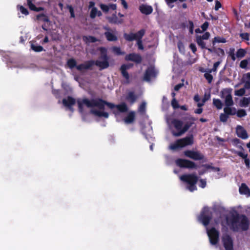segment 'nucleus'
Segmentation results:
<instances>
[{"mask_svg":"<svg viewBox=\"0 0 250 250\" xmlns=\"http://www.w3.org/2000/svg\"><path fill=\"white\" fill-rule=\"evenodd\" d=\"M226 221L230 229L234 232L247 231L249 228V220L245 214L233 213L230 217H226Z\"/></svg>","mask_w":250,"mask_h":250,"instance_id":"f257e3e1","label":"nucleus"},{"mask_svg":"<svg viewBox=\"0 0 250 250\" xmlns=\"http://www.w3.org/2000/svg\"><path fill=\"white\" fill-rule=\"evenodd\" d=\"M221 97L222 99H225V104L226 107L224 108V113L229 116L231 115L232 109L230 106L234 104L231 95V89H223L221 92Z\"/></svg>","mask_w":250,"mask_h":250,"instance_id":"f03ea898","label":"nucleus"},{"mask_svg":"<svg viewBox=\"0 0 250 250\" xmlns=\"http://www.w3.org/2000/svg\"><path fill=\"white\" fill-rule=\"evenodd\" d=\"M102 98H96L94 99H88V98H83L82 101L78 100L77 104L79 110L82 111L83 109V105H85L88 108L97 107L101 110L102 106L101 104Z\"/></svg>","mask_w":250,"mask_h":250,"instance_id":"7ed1b4c3","label":"nucleus"},{"mask_svg":"<svg viewBox=\"0 0 250 250\" xmlns=\"http://www.w3.org/2000/svg\"><path fill=\"white\" fill-rule=\"evenodd\" d=\"M171 123L175 128L178 131L177 132L173 131L172 132V135L176 137H179L182 135L187 132L194 124L193 122H187L183 127V122L176 119H173L171 121Z\"/></svg>","mask_w":250,"mask_h":250,"instance_id":"20e7f679","label":"nucleus"},{"mask_svg":"<svg viewBox=\"0 0 250 250\" xmlns=\"http://www.w3.org/2000/svg\"><path fill=\"white\" fill-rule=\"evenodd\" d=\"M99 50L101 52L100 58L103 60V61H94V63L95 65L100 68V70H102L108 68L109 66V63L108 62V57L107 54V50L106 48L104 47H101L99 48Z\"/></svg>","mask_w":250,"mask_h":250,"instance_id":"39448f33","label":"nucleus"},{"mask_svg":"<svg viewBox=\"0 0 250 250\" xmlns=\"http://www.w3.org/2000/svg\"><path fill=\"white\" fill-rule=\"evenodd\" d=\"M212 217V212L208 207H205L202 208L200 215L198 216V220L206 227L209 225Z\"/></svg>","mask_w":250,"mask_h":250,"instance_id":"423d86ee","label":"nucleus"},{"mask_svg":"<svg viewBox=\"0 0 250 250\" xmlns=\"http://www.w3.org/2000/svg\"><path fill=\"white\" fill-rule=\"evenodd\" d=\"M193 143V136L191 135L182 139H178L173 144H171L170 148L172 150H176L180 147L191 145Z\"/></svg>","mask_w":250,"mask_h":250,"instance_id":"0eeeda50","label":"nucleus"},{"mask_svg":"<svg viewBox=\"0 0 250 250\" xmlns=\"http://www.w3.org/2000/svg\"><path fill=\"white\" fill-rule=\"evenodd\" d=\"M101 102L102 105L101 110H104L105 106L106 105L111 109L116 108L118 111L121 113H125L128 110V107L125 103H122L120 104L115 105L102 99Z\"/></svg>","mask_w":250,"mask_h":250,"instance_id":"6e6552de","label":"nucleus"},{"mask_svg":"<svg viewBox=\"0 0 250 250\" xmlns=\"http://www.w3.org/2000/svg\"><path fill=\"white\" fill-rule=\"evenodd\" d=\"M175 163L180 168L197 169L198 167L195 162L187 159L178 158L175 160Z\"/></svg>","mask_w":250,"mask_h":250,"instance_id":"1a4fd4ad","label":"nucleus"},{"mask_svg":"<svg viewBox=\"0 0 250 250\" xmlns=\"http://www.w3.org/2000/svg\"><path fill=\"white\" fill-rule=\"evenodd\" d=\"M207 234L209 238V242L212 245L218 244L219 240V231L215 228L212 227L207 229Z\"/></svg>","mask_w":250,"mask_h":250,"instance_id":"9d476101","label":"nucleus"},{"mask_svg":"<svg viewBox=\"0 0 250 250\" xmlns=\"http://www.w3.org/2000/svg\"><path fill=\"white\" fill-rule=\"evenodd\" d=\"M184 155L194 161L203 160L205 156L199 151H193L191 150H187L184 152Z\"/></svg>","mask_w":250,"mask_h":250,"instance_id":"9b49d317","label":"nucleus"},{"mask_svg":"<svg viewBox=\"0 0 250 250\" xmlns=\"http://www.w3.org/2000/svg\"><path fill=\"white\" fill-rule=\"evenodd\" d=\"M237 147L241 149V151H237L235 150H232V152L235 154L238 155L244 160L245 164L246 167L248 168L250 167V160L248 158V154L247 153H244L243 151H244V149L242 146H238Z\"/></svg>","mask_w":250,"mask_h":250,"instance_id":"f8f14e48","label":"nucleus"},{"mask_svg":"<svg viewBox=\"0 0 250 250\" xmlns=\"http://www.w3.org/2000/svg\"><path fill=\"white\" fill-rule=\"evenodd\" d=\"M181 181L188 185H196L198 180V177L194 174H184L180 176Z\"/></svg>","mask_w":250,"mask_h":250,"instance_id":"ddd939ff","label":"nucleus"},{"mask_svg":"<svg viewBox=\"0 0 250 250\" xmlns=\"http://www.w3.org/2000/svg\"><path fill=\"white\" fill-rule=\"evenodd\" d=\"M222 240L225 250H233V240L229 235H223Z\"/></svg>","mask_w":250,"mask_h":250,"instance_id":"4468645a","label":"nucleus"},{"mask_svg":"<svg viewBox=\"0 0 250 250\" xmlns=\"http://www.w3.org/2000/svg\"><path fill=\"white\" fill-rule=\"evenodd\" d=\"M133 66L132 63L123 64L121 65L120 71L123 77L125 79L127 83H129V75L127 70L130 69Z\"/></svg>","mask_w":250,"mask_h":250,"instance_id":"2eb2a0df","label":"nucleus"},{"mask_svg":"<svg viewBox=\"0 0 250 250\" xmlns=\"http://www.w3.org/2000/svg\"><path fill=\"white\" fill-rule=\"evenodd\" d=\"M126 61H130L137 63H140L142 61V58L140 55L135 53H130L125 57Z\"/></svg>","mask_w":250,"mask_h":250,"instance_id":"dca6fc26","label":"nucleus"},{"mask_svg":"<svg viewBox=\"0 0 250 250\" xmlns=\"http://www.w3.org/2000/svg\"><path fill=\"white\" fill-rule=\"evenodd\" d=\"M156 76V72L153 67H148L145 73L144 80L146 81H150L152 77H155Z\"/></svg>","mask_w":250,"mask_h":250,"instance_id":"f3484780","label":"nucleus"},{"mask_svg":"<svg viewBox=\"0 0 250 250\" xmlns=\"http://www.w3.org/2000/svg\"><path fill=\"white\" fill-rule=\"evenodd\" d=\"M108 30L104 32V35L106 40L109 42H116L118 40V37L112 30L110 28H105Z\"/></svg>","mask_w":250,"mask_h":250,"instance_id":"a211bd4d","label":"nucleus"},{"mask_svg":"<svg viewBox=\"0 0 250 250\" xmlns=\"http://www.w3.org/2000/svg\"><path fill=\"white\" fill-rule=\"evenodd\" d=\"M139 9L142 14L146 15H150L152 13L153 10L151 6L146 4L140 5Z\"/></svg>","mask_w":250,"mask_h":250,"instance_id":"6ab92c4d","label":"nucleus"},{"mask_svg":"<svg viewBox=\"0 0 250 250\" xmlns=\"http://www.w3.org/2000/svg\"><path fill=\"white\" fill-rule=\"evenodd\" d=\"M94 65V61L90 60L86 61L84 63H81L78 65H77L76 68L79 71H82L83 70L89 69L90 68Z\"/></svg>","mask_w":250,"mask_h":250,"instance_id":"aec40b11","label":"nucleus"},{"mask_svg":"<svg viewBox=\"0 0 250 250\" xmlns=\"http://www.w3.org/2000/svg\"><path fill=\"white\" fill-rule=\"evenodd\" d=\"M62 102L65 106L71 109L72 106L76 104V100L71 96H68L66 98L63 99Z\"/></svg>","mask_w":250,"mask_h":250,"instance_id":"412c9836","label":"nucleus"},{"mask_svg":"<svg viewBox=\"0 0 250 250\" xmlns=\"http://www.w3.org/2000/svg\"><path fill=\"white\" fill-rule=\"evenodd\" d=\"M236 134L237 135L242 139H246L248 138V135L247 131L244 127L241 125H237L236 127Z\"/></svg>","mask_w":250,"mask_h":250,"instance_id":"4be33fe9","label":"nucleus"},{"mask_svg":"<svg viewBox=\"0 0 250 250\" xmlns=\"http://www.w3.org/2000/svg\"><path fill=\"white\" fill-rule=\"evenodd\" d=\"M138 96L134 92L130 91L128 92L125 96V100L130 104H133L137 100Z\"/></svg>","mask_w":250,"mask_h":250,"instance_id":"5701e85b","label":"nucleus"},{"mask_svg":"<svg viewBox=\"0 0 250 250\" xmlns=\"http://www.w3.org/2000/svg\"><path fill=\"white\" fill-rule=\"evenodd\" d=\"M97 110V109H93L91 110V113L93 115L97 116L98 117H104L105 118H108L109 117V114L105 111H104V110Z\"/></svg>","mask_w":250,"mask_h":250,"instance_id":"b1692460","label":"nucleus"},{"mask_svg":"<svg viewBox=\"0 0 250 250\" xmlns=\"http://www.w3.org/2000/svg\"><path fill=\"white\" fill-rule=\"evenodd\" d=\"M239 192L241 194L250 195V190L248 187L244 183H242L239 188Z\"/></svg>","mask_w":250,"mask_h":250,"instance_id":"393cba45","label":"nucleus"},{"mask_svg":"<svg viewBox=\"0 0 250 250\" xmlns=\"http://www.w3.org/2000/svg\"><path fill=\"white\" fill-rule=\"evenodd\" d=\"M108 21L111 23L121 24L123 22V19H118L116 13L113 14L111 17L108 18Z\"/></svg>","mask_w":250,"mask_h":250,"instance_id":"a878e982","label":"nucleus"},{"mask_svg":"<svg viewBox=\"0 0 250 250\" xmlns=\"http://www.w3.org/2000/svg\"><path fill=\"white\" fill-rule=\"evenodd\" d=\"M135 120V113L133 111L130 112L125 118V122L126 124H131Z\"/></svg>","mask_w":250,"mask_h":250,"instance_id":"bb28decb","label":"nucleus"},{"mask_svg":"<svg viewBox=\"0 0 250 250\" xmlns=\"http://www.w3.org/2000/svg\"><path fill=\"white\" fill-rule=\"evenodd\" d=\"M195 42H196L198 45L202 49H204L207 48L206 43L203 40L199 37V35L196 36Z\"/></svg>","mask_w":250,"mask_h":250,"instance_id":"cd10ccee","label":"nucleus"},{"mask_svg":"<svg viewBox=\"0 0 250 250\" xmlns=\"http://www.w3.org/2000/svg\"><path fill=\"white\" fill-rule=\"evenodd\" d=\"M36 19L37 21H42L45 22H48L50 21L49 17L43 13L37 15Z\"/></svg>","mask_w":250,"mask_h":250,"instance_id":"c85d7f7f","label":"nucleus"},{"mask_svg":"<svg viewBox=\"0 0 250 250\" xmlns=\"http://www.w3.org/2000/svg\"><path fill=\"white\" fill-rule=\"evenodd\" d=\"M83 41L85 42L86 43H93L96 42L98 40L95 37L92 36H83Z\"/></svg>","mask_w":250,"mask_h":250,"instance_id":"c756f323","label":"nucleus"},{"mask_svg":"<svg viewBox=\"0 0 250 250\" xmlns=\"http://www.w3.org/2000/svg\"><path fill=\"white\" fill-rule=\"evenodd\" d=\"M247 53V51L245 49L243 48H240L237 50L236 53V57L238 59H241L244 57Z\"/></svg>","mask_w":250,"mask_h":250,"instance_id":"7c9ffc66","label":"nucleus"},{"mask_svg":"<svg viewBox=\"0 0 250 250\" xmlns=\"http://www.w3.org/2000/svg\"><path fill=\"white\" fill-rule=\"evenodd\" d=\"M146 31L144 29H142L135 34L136 40L140 41L142 40L143 37L145 35Z\"/></svg>","mask_w":250,"mask_h":250,"instance_id":"2f4dec72","label":"nucleus"},{"mask_svg":"<svg viewBox=\"0 0 250 250\" xmlns=\"http://www.w3.org/2000/svg\"><path fill=\"white\" fill-rule=\"evenodd\" d=\"M213 104L218 109H222L223 105L221 100L218 99H213Z\"/></svg>","mask_w":250,"mask_h":250,"instance_id":"473e14b6","label":"nucleus"},{"mask_svg":"<svg viewBox=\"0 0 250 250\" xmlns=\"http://www.w3.org/2000/svg\"><path fill=\"white\" fill-rule=\"evenodd\" d=\"M124 36L125 39L127 41L131 42V41H133L134 40H136V38H135L134 33H131L129 34L125 33L124 35Z\"/></svg>","mask_w":250,"mask_h":250,"instance_id":"72a5a7b5","label":"nucleus"},{"mask_svg":"<svg viewBox=\"0 0 250 250\" xmlns=\"http://www.w3.org/2000/svg\"><path fill=\"white\" fill-rule=\"evenodd\" d=\"M67 64L70 68L73 69L74 67H76L77 62L74 59L71 58L67 61Z\"/></svg>","mask_w":250,"mask_h":250,"instance_id":"f704fd0d","label":"nucleus"},{"mask_svg":"<svg viewBox=\"0 0 250 250\" xmlns=\"http://www.w3.org/2000/svg\"><path fill=\"white\" fill-rule=\"evenodd\" d=\"M226 42V39L220 37H215L212 40L213 45H214L215 43H225Z\"/></svg>","mask_w":250,"mask_h":250,"instance_id":"c9c22d12","label":"nucleus"},{"mask_svg":"<svg viewBox=\"0 0 250 250\" xmlns=\"http://www.w3.org/2000/svg\"><path fill=\"white\" fill-rule=\"evenodd\" d=\"M31 47L33 50L36 52H40L44 50L43 47L40 45L32 44Z\"/></svg>","mask_w":250,"mask_h":250,"instance_id":"e433bc0d","label":"nucleus"},{"mask_svg":"<svg viewBox=\"0 0 250 250\" xmlns=\"http://www.w3.org/2000/svg\"><path fill=\"white\" fill-rule=\"evenodd\" d=\"M113 52L117 55H122L125 54V52L121 51L120 47L113 46L112 48Z\"/></svg>","mask_w":250,"mask_h":250,"instance_id":"4c0bfd02","label":"nucleus"},{"mask_svg":"<svg viewBox=\"0 0 250 250\" xmlns=\"http://www.w3.org/2000/svg\"><path fill=\"white\" fill-rule=\"evenodd\" d=\"M250 103V97L246 98L244 97L241 101V106L243 107L247 106Z\"/></svg>","mask_w":250,"mask_h":250,"instance_id":"58836bf2","label":"nucleus"},{"mask_svg":"<svg viewBox=\"0 0 250 250\" xmlns=\"http://www.w3.org/2000/svg\"><path fill=\"white\" fill-rule=\"evenodd\" d=\"M98 9L96 7H93L90 12V17L93 19L97 16Z\"/></svg>","mask_w":250,"mask_h":250,"instance_id":"ea45409f","label":"nucleus"},{"mask_svg":"<svg viewBox=\"0 0 250 250\" xmlns=\"http://www.w3.org/2000/svg\"><path fill=\"white\" fill-rule=\"evenodd\" d=\"M237 116L239 118L245 117L247 115L246 111L245 109H238L237 111Z\"/></svg>","mask_w":250,"mask_h":250,"instance_id":"a19ab883","label":"nucleus"},{"mask_svg":"<svg viewBox=\"0 0 250 250\" xmlns=\"http://www.w3.org/2000/svg\"><path fill=\"white\" fill-rule=\"evenodd\" d=\"M245 89L243 87L236 90L235 91V95L238 96H242L245 94Z\"/></svg>","mask_w":250,"mask_h":250,"instance_id":"79ce46f5","label":"nucleus"},{"mask_svg":"<svg viewBox=\"0 0 250 250\" xmlns=\"http://www.w3.org/2000/svg\"><path fill=\"white\" fill-rule=\"evenodd\" d=\"M146 104L145 102H143L139 107V111L142 113L144 114L146 112Z\"/></svg>","mask_w":250,"mask_h":250,"instance_id":"37998d69","label":"nucleus"},{"mask_svg":"<svg viewBox=\"0 0 250 250\" xmlns=\"http://www.w3.org/2000/svg\"><path fill=\"white\" fill-rule=\"evenodd\" d=\"M202 167H206L207 169H212L215 171H219L220 170V168L218 167H212L208 164L203 165Z\"/></svg>","mask_w":250,"mask_h":250,"instance_id":"c03bdc74","label":"nucleus"},{"mask_svg":"<svg viewBox=\"0 0 250 250\" xmlns=\"http://www.w3.org/2000/svg\"><path fill=\"white\" fill-rule=\"evenodd\" d=\"M229 118V115L225 113H221L220 115V120L221 122L225 123L227 121Z\"/></svg>","mask_w":250,"mask_h":250,"instance_id":"a18cd8bd","label":"nucleus"},{"mask_svg":"<svg viewBox=\"0 0 250 250\" xmlns=\"http://www.w3.org/2000/svg\"><path fill=\"white\" fill-rule=\"evenodd\" d=\"M204 77L208 81V83H211L213 80V76L210 73H205L204 74Z\"/></svg>","mask_w":250,"mask_h":250,"instance_id":"49530a36","label":"nucleus"},{"mask_svg":"<svg viewBox=\"0 0 250 250\" xmlns=\"http://www.w3.org/2000/svg\"><path fill=\"white\" fill-rule=\"evenodd\" d=\"M100 6L101 9L105 13H107L110 9V7L104 4H101Z\"/></svg>","mask_w":250,"mask_h":250,"instance_id":"de8ad7c7","label":"nucleus"},{"mask_svg":"<svg viewBox=\"0 0 250 250\" xmlns=\"http://www.w3.org/2000/svg\"><path fill=\"white\" fill-rule=\"evenodd\" d=\"M27 5L31 10L35 11L36 6L33 4L31 0H27Z\"/></svg>","mask_w":250,"mask_h":250,"instance_id":"09e8293b","label":"nucleus"},{"mask_svg":"<svg viewBox=\"0 0 250 250\" xmlns=\"http://www.w3.org/2000/svg\"><path fill=\"white\" fill-rule=\"evenodd\" d=\"M67 8L68 9L70 13L71 18H74L75 17V15L74 13L73 7L71 5H67Z\"/></svg>","mask_w":250,"mask_h":250,"instance_id":"8fccbe9b","label":"nucleus"},{"mask_svg":"<svg viewBox=\"0 0 250 250\" xmlns=\"http://www.w3.org/2000/svg\"><path fill=\"white\" fill-rule=\"evenodd\" d=\"M240 37L243 40L249 41L250 39V35L248 33H243L240 34Z\"/></svg>","mask_w":250,"mask_h":250,"instance_id":"3c124183","label":"nucleus"},{"mask_svg":"<svg viewBox=\"0 0 250 250\" xmlns=\"http://www.w3.org/2000/svg\"><path fill=\"white\" fill-rule=\"evenodd\" d=\"M248 64V61L247 60H242L240 63V67L242 68H246Z\"/></svg>","mask_w":250,"mask_h":250,"instance_id":"603ef678","label":"nucleus"},{"mask_svg":"<svg viewBox=\"0 0 250 250\" xmlns=\"http://www.w3.org/2000/svg\"><path fill=\"white\" fill-rule=\"evenodd\" d=\"M171 105L174 109L178 108L179 106L178 103L175 98H173L171 101Z\"/></svg>","mask_w":250,"mask_h":250,"instance_id":"864d4df0","label":"nucleus"},{"mask_svg":"<svg viewBox=\"0 0 250 250\" xmlns=\"http://www.w3.org/2000/svg\"><path fill=\"white\" fill-rule=\"evenodd\" d=\"M20 10L21 12V13L25 15H27L29 14V12L28 10L25 8L23 6H20Z\"/></svg>","mask_w":250,"mask_h":250,"instance_id":"5fc2aeb1","label":"nucleus"},{"mask_svg":"<svg viewBox=\"0 0 250 250\" xmlns=\"http://www.w3.org/2000/svg\"><path fill=\"white\" fill-rule=\"evenodd\" d=\"M210 36V33L208 32H206L203 35H199V37L204 40H207L209 39Z\"/></svg>","mask_w":250,"mask_h":250,"instance_id":"6e6d98bb","label":"nucleus"},{"mask_svg":"<svg viewBox=\"0 0 250 250\" xmlns=\"http://www.w3.org/2000/svg\"><path fill=\"white\" fill-rule=\"evenodd\" d=\"M189 23V32L191 34L193 33L194 24L191 21H188Z\"/></svg>","mask_w":250,"mask_h":250,"instance_id":"4d7b16f0","label":"nucleus"},{"mask_svg":"<svg viewBox=\"0 0 250 250\" xmlns=\"http://www.w3.org/2000/svg\"><path fill=\"white\" fill-rule=\"evenodd\" d=\"M167 4L171 8H172L174 5L172 4L174 2H176L178 0H165Z\"/></svg>","mask_w":250,"mask_h":250,"instance_id":"13d9d810","label":"nucleus"},{"mask_svg":"<svg viewBox=\"0 0 250 250\" xmlns=\"http://www.w3.org/2000/svg\"><path fill=\"white\" fill-rule=\"evenodd\" d=\"M209 23L208 21H205L201 26L202 31H205L208 29Z\"/></svg>","mask_w":250,"mask_h":250,"instance_id":"bf43d9fd","label":"nucleus"},{"mask_svg":"<svg viewBox=\"0 0 250 250\" xmlns=\"http://www.w3.org/2000/svg\"><path fill=\"white\" fill-rule=\"evenodd\" d=\"M200 185L199 186L202 188H204L206 186V180L205 179H201L199 180Z\"/></svg>","mask_w":250,"mask_h":250,"instance_id":"052dcab7","label":"nucleus"},{"mask_svg":"<svg viewBox=\"0 0 250 250\" xmlns=\"http://www.w3.org/2000/svg\"><path fill=\"white\" fill-rule=\"evenodd\" d=\"M210 98V95L209 93L207 94L205 93L204 95V97L202 99V101L203 102V103H205L206 101L208 100Z\"/></svg>","mask_w":250,"mask_h":250,"instance_id":"680f3d73","label":"nucleus"},{"mask_svg":"<svg viewBox=\"0 0 250 250\" xmlns=\"http://www.w3.org/2000/svg\"><path fill=\"white\" fill-rule=\"evenodd\" d=\"M189 48L193 53H195L197 51L196 46L195 44L191 43L189 44Z\"/></svg>","mask_w":250,"mask_h":250,"instance_id":"e2e57ef3","label":"nucleus"},{"mask_svg":"<svg viewBox=\"0 0 250 250\" xmlns=\"http://www.w3.org/2000/svg\"><path fill=\"white\" fill-rule=\"evenodd\" d=\"M215 5L214 7V9L216 11H217L221 7L222 5L221 3L218 0H215Z\"/></svg>","mask_w":250,"mask_h":250,"instance_id":"0e129e2a","label":"nucleus"},{"mask_svg":"<svg viewBox=\"0 0 250 250\" xmlns=\"http://www.w3.org/2000/svg\"><path fill=\"white\" fill-rule=\"evenodd\" d=\"M216 50L218 52V53H216V54L218 55V56H220V54L222 56L225 55V52L223 49H222L221 48H216Z\"/></svg>","mask_w":250,"mask_h":250,"instance_id":"69168bd1","label":"nucleus"},{"mask_svg":"<svg viewBox=\"0 0 250 250\" xmlns=\"http://www.w3.org/2000/svg\"><path fill=\"white\" fill-rule=\"evenodd\" d=\"M188 189L190 191H193L194 190H195L197 189V188L196 187V185H189V186L188 187Z\"/></svg>","mask_w":250,"mask_h":250,"instance_id":"338daca9","label":"nucleus"},{"mask_svg":"<svg viewBox=\"0 0 250 250\" xmlns=\"http://www.w3.org/2000/svg\"><path fill=\"white\" fill-rule=\"evenodd\" d=\"M137 41V45L138 46V48L140 50H143L144 47L142 43V40Z\"/></svg>","mask_w":250,"mask_h":250,"instance_id":"774afa93","label":"nucleus"}]
</instances>
